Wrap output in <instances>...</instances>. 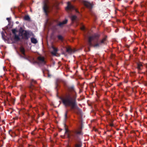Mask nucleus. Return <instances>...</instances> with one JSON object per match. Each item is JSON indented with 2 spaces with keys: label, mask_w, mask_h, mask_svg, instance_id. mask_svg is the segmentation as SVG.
<instances>
[{
  "label": "nucleus",
  "mask_w": 147,
  "mask_h": 147,
  "mask_svg": "<svg viewBox=\"0 0 147 147\" xmlns=\"http://www.w3.org/2000/svg\"><path fill=\"white\" fill-rule=\"evenodd\" d=\"M62 103L66 107H69L70 110L77 114H79L81 111L78 107L75 99L73 98L69 94L61 99Z\"/></svg>",
  "instance_id": "f257e3e1"
},
{
  "label": "nucleus",
  "mask_w": 147,
  "mask_h": 147,
  "mask_svg": "<svg viewBox=\"0 0 147 147\" xmlns=\"http://www.w3.org/2000/svg\"><path fill=\"white\" fill-rule=\"evenodd\" d=\"M82 135L83 134L81 130L79 131V132L74 133L71 134V135L72 136L71 137V141H74L75 142V147H82V142L79 137V136Z\"/></svg>",
  "instance_id": "f03ea898"
},
{
  "label": "nucleus",
  "mask_w": 147,
  "mask_h": 147,
  "mask_svg": "<svg viewBox=\"0 0 147 147\" xmlns=\"http://www.w3.org/2000/svg\"><path fill=\"white\" fill-rule=\"evenodd\" d=\"M100 36V35L99 34L95 33L92 36L89 37L88 40V45L89 47H91L93 46L94 47H99L101 45L99 42L93 45L92 43V40H94L96 42H97Z\"/></svg>",
  "instance_id": "7ed1b4c3"
},
{
  "label": "nucleus",
  "mask_w": 147,
  "mask_h": 147,
  "mask_svg": "<svg viewBox=\"0 0 147 147\" xmlns=\"http://www.w3.org/2000/svg\"><path fill=\"white\" fill-rule=\"evenodd\" d=\"M36 83L37 82L36 81L34 80H31L30 86L29 87L30 93V95L31 96H35V93H34L32 91V90L35 89L36 88L35 86L34 85V84H36Z\"/></svg>",
  "instance_id": "20e7f679"
},
{
  "label": "nucleus",
  "mask_w": 147,
  "mask_h": 147,
  "mask_svg": "<svg viewBox=\"0 0 147 147\" xmlns=\"http://www.w3.org/2000/svg\"><path fill=\"white\" fill-rule=\"evenodd\" d=\"M66 125L65 124H64V127L65 130V134H66L67 135V137L68 139L70 140H71V137L72 136L71 135V134L74 133H77L79 132V131H78L76 130L69 131L68 129L66 127Z\"/></svg>",
  "instance_id": "39448f33"
},
{
  "label": "nucleus",
  "mask_w": 147,
  "mask_h": 147,
  "mask_svg": "<svg viewBox=\"0 0 147 147\" xmlns=\"http://www.w3.org/2000/svg\"><path fill=\"white\" fill-rule=\"evenodd\" d=\"M48 2V0H46L45 1L44 3V5L43 7V9L45 15L47 16L48 15V12L49 7L47 4V3Z\"/></svg>",
  "instance_id": "423d86ee"
},
{
  "label": "nucleus",
  "mask_w": 147,
  "mask_h": 147,
  "mask_svg": "<svg viewBox=\"0 0 147 147\" xmlns=\"http://www.w3.org/2000/svg\"><path fill=\"white\" fill-rule=\"evenodd\" d=\"M66 10H67L70 11L75 10L76 12H78L77 9L75 8V7L73 5H72L69 2H67V6L66 8Z\"/></svg>",
  "instance_id": "0eeeda50"
},
{
  "label": "nucleus",
  "mask_w": 147,
  "mask_h": 147,
  "mask_svg": "<svg viewBox=\"0 0 147 147\" xmlns=\"http://www.w3.org/2000/svg\"><path fill=\"white\" fill-rule=\"evenodd\" d=\"M30 34L29 32L25 31L24 32L20 35L22 36V39L27 40L29 37Z\"/></svg>",
  "instance_id": "6e6552de"
},
{
  "label": "nucleus",
  "mask_w": 147,
  "mask_h": 147,
  "mask_svg": "<svg viewBox=\"0 0 147 147\" xmlns=\"http://www.w3.org/2000/svg\"><path fill=\"white\" fill-rule=\"evenodd\" d=\"M107 36H105L102 40H100L99 42L100 44L101 45H102L106 44V41L107 40Z\"/></svg>",
  "instance_id": "1a4fd4ad"
},
{
  "label": "nucleus",
  "mask_w": 147,
  "mask_h": 147,
  "mask_svg": "<svg viewBox=\"0 0 147 147\" xmlns=\"http://www.w3.org/2000/svg\"><path fill=\"white\" fill-rule=\"evenodd\" d=\"M67 89L70 92H72L73 93L76 94V93L75 92L74 87V85H71L68 86L67 87Z\"/></svg>",
  "instance_id": "9d476101"
},
{
  "label": "nucleus",
  "mask_w": 147,
  "mask_h": 147,
  "mask_svg": "<svg viewBox=\"0 0 147 147\" xmlns=\"http://www.w3.org/2000/svg\"><path fill=\"white\" fill-rule=\"evenodd\" d=\"M83 3L84 5L90 9H91L92 8V5L90 3L87 1H84Z\"/></svg>",
  "instance_id": "9b49d317"
},
{
  "label": "nucleus",
  "mask_w": 147,
  "mask_h": 147,
  "mask_svg": "<svg viewBox=\"0 0 147 147\" xmlns=\"http://www.w3.org/2000/svg\"><path fill=\"white\" fill-rule=\"evenodd\" d=\"M38 60L40 61L41 63L44 64H45L46 62L45 60L44 57L41 56L38 57L37 58Z\"/></svg>",
  "instance_id": "f8f14e48"
},
{
  "label": "nucleus",
  "mask_w": 147,
  "mask_h": 147,
  "mask_svg": "<svg viewBox=\"0 0 147 147\" xmlns=\"http://www.w3.org/2000/svg\"><path fill=\"white\" fill-rule=\"evenodd\" d=\"M66 52L69 54H71L74 53L75 51L70 48L66 47Z\"/></svg>",
  "instance_id": "ddd939ff"
},
{
  "label": "nucleus",
  "mask_w": 147,
  "mask_h": 147,
  "mask_svg": "<svg viewBox=\"0 0 147 147\" xmlns=\"http://www.w3.org/2000/svg\"><path fill=\"white\" fill-rule=\"evenodd\" d=\"M52 48L53 49V51L51 52V54L54 56H56L58 49L53 46H52Z\"/></svg>",
  "instance_id": "4468645a"
},
{
  "label": "nucleus",
  "mask_w": 147,
  "mask_h": 147,
  "mask_svg": "<svg viewBox=\"0 0 147 147\" xmlns=\"http://www.w3.org/2000/svg\"><path fill=\"white\" fill-rule=\"evenodd\" d=\"M67 20L65 19V20L63 21L62 22H61L57 24V26L61 27L63 25L67 24Z\"/></svg>",
  "instance_id": "2eb2a0df"
},
{
  "label": "nucleus",
  "mask_w": 147,
  "mask_h": 147,
  "mask_svg": "<svg viewBox=\"0 0 147 147\" xmlns=\"http://www.w3.org/2000/svg\"><path fill=\"white\" fill-rule=\"evenodd\" d=\"M20 50L24 56L26 55L25 53V50L23 47H21L20 48Z\"/></svg>",
  "instance_id": "dca6fc26"
},
{
  "label": "nucleus",
  "mask_w": 147,
  "mask_h": 147,
  "mask_svg": "<svg viewBox=\"0 0 147 147\" xmlns=\"http://www.w3.org/2000/svg\"><path fill=\"white\" fill-rule=\"evenodd\" d=\"M31 40L32 43L34 44H36L37 42V40L34 38H32L31 39Z\"/></svg>",
  "instance_id": "f3484780"
},
{
  "label": "nucleus",
  "mask_w": 147,
  "mask_h": 147,
  "mask_svg": "<svg viewBox=\"0 0 147 147\" xmlns=\"http://www.w3.org/2000/svg\"><path fill=\"white\" fill-rule=\"evenodd\" d=\"M14 39L15 40L17 41H19L20 40V39L19 36L16 35V34L14 35Z\"/></svg>",
  "instance_id": "a211bd4d"
},
{
  "label": "nucleus",
  "mask_w": 147,
  "mask_h": 147,
  "mask_svg": "<svg viewBox=\"0 0 147 147\" xmlns=\"http://www.w3.org/2000/svg\"><path fill=\"white\" fill-rule=\"evenodd\" d=\"M24 19L26 21H29L30 20V18L29 16H25L24 18Z\"/></svg>",
  "instance_id": "6ab92c4d"
},
{
  "label": "nucleus",
  "mask_w": 147,
  "mask_h": 147,
  "mask_svg": "<svg viewBox=\"0 0 147 147\" xmlns=\"http://www.w3.org/2000/svg\"><path fill=\"white\" fill-rule=\"evenodd\" d=\"M142 66V65L140 63H137V68L139 70H141V67Z\"/></svg>",
  "instance_id": "aec40b11"
},
{
  "label": "nucleus",
  "mask_w": 147,
  "mask_h": 147,
  "mask_svg": "<svg viewBox=\"0 0 147 147\" xmlns=\"http://www.w3.org/2000/svg\"><path fill=\"white\" fill-rule=\"evenodd\" d=\"M26 30H23L22 28L21 27L19 30V33L20 34V35L22 34V33H23L24 32V31H25Z\"/></svg>",
  "instance_id": "412c9836"
},
{
  "label": "nucleus",
  "mask_w": 147,
  "mask_h": 147,
  "mask_svg": "<svg viewBox=\"0 0 147 147\" xmlns=\"http://www.w3.org/2000/svg\"><path fill=\"white\" fill-rule=\"evenodd\" d=\"M71 18L72 21H74L76 19L77 16L75 15L72 16H71Z\"/></svg>",
  "instance_id": "4be33fe9"
},
{
  "label": "nucleus",
  "mask_w": 147,
  "mask_h": 147,
  "mask_svg": "<svg viewBox=\"0 0 147 147\" xmlns=\"http://www.w3.org/2000/svg\"><path fill=\"white\" fill-rule=\"evenodd\" d=\"M26 95H25L22 94L20 97V100L21 101H24V98L26 97Z\"/></svg>",
  "instance_id": "5701e85b"
},
{
  "label": "nucleus",
  "mask_w": 147,
  "mask_h": 147,
  "mask_svg": "<svg viewBox=\"0 0 147 147\" xmlns=\"http://www.w3.org/2000/svg\"><path fill=\"white\" fill-rule=\"evenodd\" d=\"M57 37L59 40H63V38L62 36L61 35H58L57 36Z\"/></svg>",
  "instance_id": "b1692460"
},
{
  "label": "nucleus",
  "mask_w": 147,
  "mask_h": 147,
  "mask_svg": "<svg viewBox=\"0 0 147 147\" xmlns=\"http://www.w3.org/2000/svg\"><path fill=\"white\" fill-rule=\"evenodd\" d=\"M12 32L14 35H15L16 34V29H13L12 30Z\"/></svg>",
  "instance_id": "393cba45"
},
{
  "label": "nucleus",
  "mask_w": 147,
  "mask_h": 147,
  "mask_svg": "<svg viewBox=\"0 0 147 147\" xmlns=\"http://www.w3.org/2000/svg\"><path fill=\"white\" fill-rule=\"evenodd\" d=\"M67 111H66L65 114V119H66L67 117Z\"/></svg>",
  "instance_id": "a878e982"
},
{
  "label": "nucleus",
  "mask_w": 147,
  "mask_h": 147,
  "mask_svg": "<svg viewBox=\"0 0 147 147\" xmlns=\"http://www.w3.org/2000/svg\"><path fill=\"white\" fill-rule=\"evenodd\" d=\"M6 19L9 23L11 22V18H7Z\"/></svg>",
  "instance_id": "bb28decb"
},
{
  "label": "nucleus",
  "mask_w": 147,
  "mask_h": 147,
  "mask_svg": "<svg viewBox=\"0 0 147 147\" xmlns=\"http://www.w3.org/2000/svg\"><path fill=\"white\" fill-rule=\"evenodd\" d=\"M55 5V3H53L51 5H50V7H51L52 8H53V7Z\"/></svg>",
  "instance_id": "cd10ccee"
},
{
  "label": "nucleus",
  "mask_w": 147,
  "mask_h": 147,
  "mask_svg": "<svg viewBox=\"0 0 147 147\" xmlns=\"http://www.w3.org/2000/svg\"><path fill=\"white\" fill-rule=\"evenodd\" d=\"M20 56L22 57L23 58H24L25 59H28L26 57H23V56H22L21 55H20Z\"/></svg>",
  "instance_id": "c85d7f7f"
},
{
  "label": "nucleus",
  "mask_w": 147,
  "mask_h": 147,
  "mask_svg": "<svg viewBox=\"0 0 147 147\" xmlns=\"http://www.w3.org/2000/svg\"><path fill=\"white\" fill-rule=\"evenodd\" d=\"M110 125L111 126V127H112V126H113V124L112 123H111L110 124Z\"/></svg>",
  "instance_id": "c756f323"
},
{
  "label": "nucleus",
  "mask_w": 147,
  "mask_h": 147,
  "mask_svg": "<svg viewBox=\"0 0 147 147\" xmlns=\"http://www.w3.org/2000/svg\"><path fill=\"white\" fill-rule=\"evenodd\" d=\"M37 63V62L36 61H34L33 62V63Z\"/></svg>",
  "instance_id": "7c9ffc66"
},
{
  "label": "nucleus",
  "mask_w": 147,
  "mask_h": 147,
  "mask_svg": "<svg viewBox=\"0 0 147 147\" xmlns=\"http://www.w3.org/2000/svg\"><path fill=\"white\" fill-rule=\"evenodd\" d=\"M84 29H85L84 27H82V28H81V29L82 30H84Z\"/></svg>",
  "instance_id": "2f4dec72"
},
{
  "label": "nucleus",
  "mask_w": 147,
  "mask_h": 147,
  "mask_svg": "<svg viewBox=\"0 0 147 147\" xmlns=\"http://www.w3.org/2000/svg\"><path fill=\"white\" fill-rule=\"evenodd\" d=\"M44 113L43 112L42 113V115H44Z\"/></svg>",
  "instance_id": "473e14b6"
},
{
  "label": "nucleus",
  "mask_w": 147,
  "mask_h": 147,
  "mask_svg": "<svg viewBox=\"0 0 147 147\" xmlns=\"http://www.w3.org/2000/svg\"><path fill=\"white\" fill-rule=\"evenodd\" d=\"M133 75H134L135 74V72H133Z\"/></svg>",
  "instance_id": "72a5a7b5"
},
{
  "label": "nucleus",
  "mask_w": 147,
  "mask_h": 147,
  "mask_svg": "<svg viewBox=\"0 0 147 147\" xmlns=\"http://www.w3.org/2000/svg\"><path fill=\"white\" fill-rule=\"evenodd\" d=\"M4 67H3V69L4 70Z\"/></svg>",
  "instance_id": "f704fd0d"
},
{
  "label": "nucleus",
  "mask_w": 147,
  "mask_h": 147,
  "mask_svg": "<svg viewBox=\"0 0 147 147\" xmlns=\"http://www.w3.org/2000/svg\"><path fill=\"white\" fill-rule=\"evenodd\" d=\"M18 22H16V23H18Z\"/></svg>",
  "instance_id": "c9c22d12"
},
{
  "label": "nucleus",
  "mask_w": 147,
  "mask_h": 147,
  "mask_svg": "<svg viewBox=\"0 0 147 147\" xmlns=\"http://www.w3.org/2000/svg\"><path fill=\"white\" fill-rule=\"evenodd\" d=\"M18 22H16V23H18Z\"/></svg>",
  "instance_id": "e433bc0d"
}]
</instances>
